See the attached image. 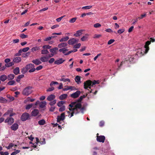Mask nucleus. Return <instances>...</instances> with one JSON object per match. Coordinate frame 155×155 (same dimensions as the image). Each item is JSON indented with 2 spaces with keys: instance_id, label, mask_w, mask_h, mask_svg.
<instances>
[{
  "instance_id": "obj_6",
  "label": "nucleus",
  "mask_w": 155,
  "mask_h": 155,
  "mask_svg": "<svg viewBox=\"0 0 155 155\" xmlns=\"http://www.w3.org/2000/svg\"><path fill=\"white\" fill-rule=\"evenodd\" d=\"M129 60H126L124 61H122L121 62L120 64L118 67V69H119L120 67L122 66V65L123 64H126L127 63L128 61H129L130 62H131L132 63H133L134 60V57L133 56H131L130 57V58H128Z\"/></svg>"
},
{
  "instance_id": "obj_13",
  "label": "nucleus",
  "mask_w": 155,
  "mask_h": 155,
  "mask_svg": "<svg viewBox=\"0 0 155 155\" xmlns=\"http://www.w3.org/2000/svg\"><path fill=\"white\" fill-rule=\"evenodd\" d=\"M58 50V48L57 47H55L54 48L50 49V51L54 55L57 54V51Z\"/></svg>"
},
{
  "instance_id": "obj_57",
  "label": "nucleus",
  "mask_w": 155,
  "mask_h": 155,
  "mask_svg": "<svg viewBox=\"0 0 155 155\" xmlns=\"http://www.w3.org/2000/svg\"><path fill=\"white\" fill-rule=\"evenodd\" d=\"M81 46V44L80 43H78L75 45L74 47V48H78L80 47Z\"/></svg>"
},
{
  "instance_id": "obj_14",
  "label": "nucleus",
  "mask_w": 155,
  "mask_h": 155,
  "mask_svg": "<svg viewBox=\"0 0 155 155\" xmlns=\"http://www.w3.org/2000/svg\"><path fill=\"white\" fill-rule=\"evenodd\" d=\"M18 127V125L17 124L15 123L11 127V129L14 131L17 130Z\"/></svg>"
},
{
  "instance_id": "obj_11",
  "label": "nucleus",
  "mask_w": 155,
  "mask_h": 155,
  "mask_svg": "<svg viewBox=\"0 0 155 155\" xmlns=\"http://www.w3.org/2000/svg\"><path fill=\"white\" fill-rule=\"evenodd\" d=\"M81 91H78L72 94L71 95V97L73 98H76L78 97L81 94Z\"/></svg>"
},
{
  "instance_id": "obj_45",
  "label": "nucleus",
  "mask_w": 155,
  "mask_h": 155,
  "mask_svg": "<svg viewBox=\"0 0 155 155\" xmlns=\"http://www.w3.org/2000/svg\"><path fill=\"white\" fill-rule=\"evenodd\" d=\"M28 71V70L26 68V67H25V68H23L22 69L21 72L23 74H24L25 73Z\"/></svg>"
},
{
  "instance_id": "obj_20",
  "label": "nucleus",
  "mask_w": 155,
  "mask_h": 155,
  "mask_svg": "<svg viewBox=\"0 0 155 155\" xmlns=\"http://www.w3.org/2000/svg\"><path fill=\"white\" fill-rule=\"evenodd\" d=\"M82 30H80L76 31V33L74 35V36L78 37L80 36L82 34Z\"/></svg>"
},
{
  "instance_id": "obj_56",
  "label": "nucleus",
  "mask_w": 155,
  "mask_h": 155,
  "mask_svg": "<svg viewBox=\"0 0 155 155\" xmlns=\"http://www.w3.org/2000/svg\"><path fill=\"white\" fill-rule=\"evenodd\" d=\"M21 50H19L18 53L15 54V56H19L21 55Z\"/></svg>"
},
{
  "instance_id": "obj_7",
  "label": "nucleus",
  "mask_w": 155,
  "mask_h": 155,
  "mask_svg": "<svg viewBox=\"0 0 155 155\" xmlns=\"http://www.w3.org/2000/svg\"><path fill=\"white\" fill-rule=\"evenodd\" d=\"M29 114L26 112L24 113L21 115V119L22 121H25L28 120L29 117Z\"/></svg>"
},
{
  "instance_id": "obj_15",
  "label": "nucleus",
  "mask_w": 155,
  "mask_h": 155,
  "mask_svg": "<svg viewBox=\"0 0 155 155\" xmlns=\"http://www.w3.org/2000/svg\"><path fill=\"white\" fill-rule=\"evenodd\" d=\"M48 57L47 55L43 56L40 58L41 61L42 62H47L48 60Z\"/></svg>"
},
{
  "instance_id": "obj_40",
  "label": "nucleus",
  "mask_w": 155,
  "mask_h": 155,
  "mask_svg": "<svg viewBox=\"0 0 155 155\" xmlns=\"http://www.w3.org/2000/svg\"><path fill=\"white\" fill-rule=\"evenodd\" d=\"M61 81H63L64 82H66L67 81L70 82V80L68 78L65 79L64 78H61L60 79Z\"/></svg>"
},
{
  "instance_id": "obj_38",
  "label": "nucleus",
  "mask_w": 155,
  "mask_h": 155,
  "mask_svg": "<svg viewBox=\"0 0 155 155\" xmlns=\"http://www.w3.org/2000/svg\"><path fill=\"white\" fill-rule=\"evenodd\" d=\"M51 47V46H50L48 45H45L43 46L42 48L44 49H50Z\"/></svg>"
},
{
  "instance_id": "obj_8",
  "label": "nucleus",
  "mask_w": 155,
  "mask_h": 155,
  "mask_svg": "<svg viewBox=\"0 0 155 155\" xmlns=\"http://www.w3.org/2000/svg\"><path fill=\"white\" fill-rule=\"evenodd\" d=\"M98 134H97V140L99 142L104 143L105 139V138L104 136H98Z\"/></svg>"
},
{
  "instance_id": "obj_26",
  "label": "nucleus",
  "mask_w": 155,
  "mask_h": 155,
  "mask_svg": "<svg viewBox=\"0 0 155 155\" xmlns=\"http://www.w3.org/2000/svg\"><path fill=\"white\" fill-rule=\"evenodd\" d=\"M75 81L78 84H79L81 82V77L79 76H76L75 78Z\"/></svg>"
},
{
  "instance_id": "obj_35",
  "label": "nucleus",
  "mask_w": 155,
  "mask_h": 155,
  "mask_svg": "<svg viewBox=\"0 0 155 155\" xmlns=\"http://www.w3.org/2000/svg\"><path fill=\"white\" fill-rule=\"evenodd\" d=\"M11 81H9L7 84V85H13L15 83V81L14 80H10Z\"/></svg>"
},
{
  "instance_id": "obj_53",
  "label": "nucleus",
  "mask_w": 155,
  "mask_h": 155,
  "mask_svg": "<svg viewBox=\"0 0 155 155\" xmlns=\"http://www.w3.org/2000/svg\"><path fill=\"white\" fill-rule=\"evenodd\" d=\"M58 84V83L57 81H52L50 85L51 87H52L53 84Z\"/></svg>"
},
{
  "instance_id": "obj_32",
  "label": "nucleus",
  "mask_w": 155,
  "mask_h": 155,
  "mask_svg": "<svg viewBox=\"0 0 155 155\" xmlns=\"http://www.w3.org/2000/svg\"><path fill=\"white\" fill-rule=\"evenodd\" d=\"M45 123V121L44 119L40 120L38 122L39 124L41 125H44Z\"/></svg>"
},
{
  "instance_id": "obj_19",
  "label": "nucleus",
  "mask_w": 155,
  "mask_h": 155,
  "mask_svg": "<svg viewBox=\"0 0 155 155\" xmlns=\"http://www.w3.org/2000/svg\"><path fill=\"white\" fill-rule=\"evenodd\" d=\"M21 60V57H17L15 58L13 60V62L15 63H19L20 62Z\"/></svg>"
},
{
  "instance_id": "obj_62",
  "label": "nucleus",
  "mask_w": 155,
  "mask_h": 155,
  "mask_svg": "<svg viewBox=\"0 0 155 155\" xmlns=\"http://www.w3.org/2000/svg\"><path fill=\"white\" fill-rule=\"evenodd\" d=\"M65 16H63L56 19V20L57 22L60 21Z\"/></svg>"
},
{
  "instance_id": "obj_2",
  "label": "nucleus",
  "mask_w": 155,
  "mask_h": 155,
  "mask_svg": "<svg viewBox=\"0 0 155 155\" xmlns=\"http://www.w3.org/2000/svg\"><path fill=\"white\" fill-rule=\"evenodd\" d=\"M99 83L98 81L94 80L92 82L91 80H88L84 82V88L85 89H87L89 88L91 89V86L92 84V86L96 84H98Z\"/></svg>"
},
{
  "instance_id": "obj_60",
  "label": "nucleus",
  "mask_w": 155,
  "mask_h": 155,
  "mask_svg": "<svg viewBox=\"0 0 155 155\" xmlns=\"http://www.w3.org/2000/svg\"><path fill=\"white\" fill-rule=\"evenodd\" d=\"M59 116L60 117L62 118H63V119L64 120L65 118V113H62Z\"/></svg>"
},
{
  "instance_id": "obj_46",
  "label": "nucleus",
  "mask_w": 155,
  "mask_h": 155,
  "mask_svg": "<svg viewBox=\"0 0 155 155\" xmlns=\"http://www.w3.org/2000/svg\"><path fill=\"white\" fill-rule=\"evenodd\" d=\"M56 100H54L53 101L50 102L49 103V104L51 106H53L56 103Z\"/></svg>"
},
{
  "instance_id": "obj_17",
  "label": "nucleus",
  "mask_w": 155,
  "mask_h": 155,
  "mask_svg": "<svg viewBox=\"0 0 155 155\" xmlns=\"http://www.w3.org/2000/svg\"><path fill=\"white\" fill-rule=\"evenodd\" d=\"M31 62L36 65H38L41 63V62L38 59H36L33 60Z\"/></svg>"
},
{
  "instance_id": "obj_29",
  "label": "nucleus",
  "mask_w": 155,
  "mask_h": 155,
  "mask_svg": "<svg viewBox=\"0 0 155 155\" xmlns=\"http://www.w3.org/2000/svg\"><path fill=\"white\" fill-rule=\"evenodd\" d=\"M14 64V63L13 62H12L5 64V65L6 67H9L12 66Z\"/></svg>"
},
{
  "instance_id": "obj_50",
  "label": "nucleus",
  "mask_w": 155,
  "mask_h": 155,
  "mask_svg": "<svg viewBox=\"0 0 155 155\" xmlns=\"http://www.w3.org/2000/svg\"><path fill=\"white\" fill-rule=\"evenodd\" d=\"M54 37V36H51V37H48L46 38L45 40L44 41H48L51 40L52 38H53Z\"/></svg>"
},
{
  "instance_id": "obj_27",
  "label": "nucleus",
  "mask_w": 155,
  "mask_h": 155,
  "mask_svg": "<svg viewBox=\"0 0 155 155\" xmlns=\"http://www.w3.org/2000/svg\"><path fill=\"white\" fill-rule=\"evenodd\" d=\"M68 95L66 94H63L59 96V99L61 100H63L67 98Z\"/></svg>"
},
{
  "instance_id": "obj_43",
  "label": "nucleus",
  "mask_w": 155,
  "mask_h": 155,
  "mask_svg": "<svg viewBox=\"0 0 155 155\" xmlns=\"http://www.w3.org/2000/svg\"><path fill=\"white\" fill-rule=\"evenodd\" d=\"M102 35L101 34H95L94 35L93 38H98L101 37Z\"/></svg>"
},
{
  "instance_id": "obj_61",
  "label": "nucleus",
  "mask_w": 155,
  "mask_h": 155,
  "mask_svg": "<svg viewBox=\"0 0 155 155\" xmlns=\"http://www.w3.org/2000/svg\"><path fill=\"white\" fill-rule=\"evenodd\" d=\"M43 68V66L42 65H39L37 67L36 69L37 71H39L41 70Z\"/></svg>"
},
{
  "instance_id": "obj_1",
  "label": "nucleus",
  "mask_w": 155,
  "mask_h": 155,
  "mask_svg": "<svg viewBox=\"0 0 155 155\" xmlns=\"http://www.w3.org/2000/svg\"><path fill=\"white\" fill-rule=\"evenodd\" d=\"M76 104L75 102H72L69 105V107H70L69 108V110L72 112H75V114H76L80 113V111L82 114H83L84 111V107L82 106L81 103Z\"/></svg>"
},
{
  "instance_id": "obj_44",
  "label": "nucleus",
  "mask_w": 155,
  "mask_h": 155,
  "mask_svg": "<svg viewBox=\"0 0 155 155\" xmlns=\"http://www.w3.org/2000/svg\"><path fill=\"white\" fill-rule=\"evenodd\" d=\"M20 152V150H15V151L14 152H13L11 154V155H15L16 154Z\"/></svg>"
},
{
  "instance_id": "obj_30",
  "label": "nucleus",
  "mask_w": 155,
  "mask_h": 155,
  "mask_svg": "<svg viewBox=\"0 0 155 155\" xmlns=\"http://www.w3.org/2000/svg\"><path fill=\"white\" fill-rule=\"evenodd\" d=\"M41 54H46L49 53L47 49H43L41 51Z\"/></svg>"
},
{
  "instance_id": "obj_49",
  "label": "nucleus",
  "mask_w": 155,
  "mask_h": 155,
  "mask_svg": "<svg viewBox=\"0 0 155 155\" xmlns=\"http://www.w3.org/2000/svg\"><path fill=\"white\" fill-rule=\"evenodd\" d=\"M101 26V25L99 23H97L94 25V27L95 28H98Z\"/></svg>"
},
{
  "instance_id": "obj_58",
  "label": "nucleus",
  "mask_w": 155,
  "mask_h": 155,
  "mask_svg": "<svg viewBox=\"0 0 155 155\" xmlns=\"http://www.w3.org/2000/svg\"><path fill=\"white\" fill-rule=\"evenodd\" d=\"M32 105H33L32 104H29L26 107V109H30V108H31V107L32 106Z\"/></svg>"
},
{
  "instance_id": "obj_36",
  "label": "nucleus",
  "mask_w": 155,
  "mask_h": 155,
  "mask_svg": "<svg viewBox=\"0 0 155 155\" xmlns=\"http://www.w3.org/2000/svg\"><path fill=\"white\" fill-rule=\"evenodd\" d=\"M65 103V102L61 101L58 102L57 103V105L59 107H61L62 105Z\"/></svg>"
},
{
  "instance_id": "obj_22",
  "label": "nucleus",
  "mask_w": 155,
  "mask_h": 155,
  "mask_svg": "<svg viewBox=\"0 0 155 155\" xmlns=\"http://www.w3.org/2000/svg\"><path fill=\"white\" fill-rule=\"evenodd\" d=\"M7 79L8 81L12 80L15 77V75L13 74H10L7 76Z\"/></svg>"
},
{
  "instance_id": "obj_18",
  "label": "nucleus",
  "mask_w": 155,
  "mask_h": 155,
  "mask_svg": "<svg viewBox=\"0 0 155 155\" xmlns=\"http://www.w3.org/2000/svg\"><path fill=\"white\" fill-rule=\"evenodd\" d=\"M55 97V95L51 94L48 97L47 100L49 101H51L54 100Z\"/></svg>"
},
{
  "instance_id": "obj_12",
  "label": "nucleus",
  "mask_w": 155,
  "mask_h": 155,
  "mask_svg": "<svg viewBox=\"0 0 155 155\" xmlns=\"http://www.w3.org/2000/svg\"><path fill=\"white\" fill-rule=\"evenodd\" d=\"M65 61V60L63 59L62 58H60L59 60H56L54 61V64H55L59 65L62 64Z\"/></svg>"
},
{
  "instance_id": "obj_42",
  "label": "nucleus",
  "mask_w": 155,
  "mask_h": 155,
  "mask_svg": "<svg viewBox=\"0 0 155 155\" xmlns=\"http://www.w3.org/2000/svg\"><path fill=\"white\" fill-rule=\"evenodd\" d=\"M39 49V48L38 47L35 46L31 48V51H32L34 52V51L38 50Z\"/></svg>"
},
{
  "instance_id": "obj_55",
  "label": "nucleus",
  "mask_w": 155,
  "mask_h": 155,
  "mask_svg": "<svg viewBox=\"0 0 155 155\" xmlns=\"http://www.w3.org/2000/svg\"><path fill=\"white\" fill-rule=\"evenodd\" d=\"M115 40L114 39H111L109 40L107 44L108 45H110L113 43L114 41Z\"/></svg>"
},
{
  "instance_id": "obj_52",
  "label": "nucleus",
  "mask_w": 155,
  "mask_h": 155,
  "mask_svg": "<svg viewBox=\"0 0 155 155\" xmlns=\"http://www.w3.org/2000/svg\"><path fill=\"white\" fill-rule=\"evenodd\" d=\"M92 7V6L91 5L87 6L82 7V9H88L91 8Z\"/></svg>"
},
{
  "instance_id": "obj_4",
  "label": "nucleus",
  "mask_w": 155,
  "mask_h": 155,
  "mask_svg": "<svg viewBox=\"0 0 155 155\" xmlns=\"http://www.w3.org/2000/svg\"><path fill=\"white\" fill-rule=\"evenodd\" d=\"M150 41H148L145 43V45L144 46L145 53H147L149 49V45L150 44L151 42H153L155 41V39L152 38H150Z\"/></svg>"
},
{
  "instance_id": "obj_37",
  "label": "nucleus",
  "mask_w": 155,
  "mask_h": 155,
  "mask_svg": "<svg viewBox=\"0 0 155 155\" xmlns=\"http://www.w3.org/2000/svg\"><path fill=\"white\" fill-rule=\"evenodd\" d=\"M82 97L81 96L79 97V98L78 99H77L75 101H73L74 102H75L76 104L80 103L81 101L83 100Z\"/></svg>"
},
{
  "instance_id": "obj_5",
  "label": "nucleus",
  "mask_w": 155,
  "mask_h": 155,
  "mask_svg": "<svg viewBox=\"0 0 155 155\" xmlns=\"http://www.w3.org/2000/svg\"><path fill=\"white\" fill-rule=\"evenodd\" d=\"M25 67L28 70H29V72L30 73L34 72L36 70L35 68V65L33 64L30 63L28 64Z\"/></svg>"
},
{
  "instance_id": "obj_54",
  "label": "nucleus",
  "mask_w": 155,
  "mask_h": 155,
  "mask_svg": "<svg viewBox=\"0 0 155 155\" xmlns=\"http://www.w3.org/2000/svg\"><path fill=\"white\" fill-rule=\"evenodd\" d=\"M64 120L60 117L59 116H58L57 118V121L58 122H59L61 120Z\"/></svg>"
},
{
  "instance_id": "obj_10",
  "label": "nucleus",
  "mask_w": 155,
  "mask_h": 155,
  "mask_svg": "<svg viewBox=\"0 0 155 155\" xmlns=\"http://www.w3.org/2000/svg\"><path fill=\"white\" fill-rule=\"evenodd\" d=\"M79 40L76 39L74 38H72L70 39L68 42L69 45H73L78 42Z\"/></svg>"
},
{
  "instance_id": "obj_3",
  "label": "nucleus",
  "mask_w": 155,
  "mask_h": 155,
  "mask_svg": "<svg viewBox=\"0 0 155 155\" xmlns=\"http://www.w3.org/2000/svg\"><path fill=\"white\" fill-rule=\"evenodd\" d=\"M32 87L28 86L24 88L22 91V94L23 95L28 96L31 94L33 92Z\"/></svg>"
},
{
  "instance_id": "obj_31",
  "label": "nucleus",
  "mask_w": 155,
  "mask_h": 155,
  "mask_svg": "<svg viewBox=\"0 0 155 155\" xmlns=\"http://www.w3.org/2000/svg\"><path fill=\"white\" fill-rule=\"evenodd\" d=\"M88 35V34H86L84 36H83L81 38V40L82 41H84L86 40L87 39V37Z\"/></svg>"
},
{
  "instance_id": "obj_21",
  "label": "nucleus",
  "mask_w": 155,
  "mask_h": 155,
  "mask_svg": "<svg viewBox=\"0 0 155 155\" xmlns=\"http://www.w3.org/2000/svg\"><path fill=\"white\" fill-rule=\"evenodd\" d=\"M68 45V44L67 43L65 42H63L59 44L58 45V47L59 48H64V47L67 46Z\"/></svg>"
},
{
  "instance_id": "obj_63",
  "label": "nucleus",
  "mask_w": 155,
  "mask_h": 155,
  "mask_svg": "<svg viewBox=\"0 0 155 155\" xmlns=\"http://www.w3.org/2000/svg\"><path fill=\"white\" fill-rule=\"evenodd\" d=\"M54 88L53 87H51L49 88L47 90V91H52L54 90Z\"/></svg>"
},
{
  "instance_id": "obj_39",
  "label": "nucleus",
  "mask_w": 155,
  "mask_h": 155,
  "mask_svg": "<svg viewBox=\"0 0 155 155\" xmlns=\"http://www.w3.org/2000/svg\"><path fill=\"white\" fill-rule=\"evenodd\" d=\"M65 109V106L64 105L62 106V107H61L59 109V111L60 112H62L64 111Z\"/></svg>"
},
{
  "instance_id": "obj_33",
  "label": "nucleus",
  "mask_w": 155,
  "mask_h": 155,
  "mask_svg": "<svg viewBox=\"0 0 155 155\" xmlns=\"http://www.w3.org/2000/svg\"><path fill=\"white\" fill-rule=\"evenodd\" d=\"M7 102V100L5 99V98L2 97H0V102L4 103H6Z\"/></svg>"
},
{
  "instance_id": "obj_51",
  "label": "nucleus",
  "mask_w": 155,
  "mask_h": 155,
  "mask_svg": "<svg viewBox=\"0 0 155 155\" xmlns=\"http://www.w3.org/2000/svg\"><path fill=\"white\" fill-rule=\"evenodd\" d=\"M124 31V28H122L120 29L117 31V33L119 34H121Z\"/></svg>"
},
{
  "instance_id": "obj_25",
  "label": "nucleus",
  "mask_w": 155,
  "mask_h": 155,
  "mask_svg": "<svg viewBox=\"0 0 155 155\" xmlns=\"http://www.w3.org/2000/svg\"><path fill=\"white\" fill-rule=\"evenodd\" d=\"M46 105V102L45 101L41 102L40 103V107L41 108H43L45 107Z\"/></svg>"
},
{
  "instance_id": "obj_24",
  "label": "nucleus",
  "mask_w": 155,
  "mask_h": 155,
  "mask_svg": "<svg viewBox=\"0 0 155 155\" xmlns=\"http://www.w3.org/2000/svg\"><path fill=\"white\" fill-rule=\"evenodd\" d=\"M19 68L18 67H16L14 69L13 72L15 75H17L19 73Z\"/></svg>"
},
{
  "instance_id": "obj_9",
  "label": "nucleus",
  "mask_w": 155,
  "mask_h": 155,
  "mask_svg": "<svg viewBox=\"0 0 155 155\" xmlns=\"http://www.w3.org/2000/svg\"><path fill=\"white\" fill-rule=\"evenodd\" d=\"M14 119L12 117H8L5 120V123H8V124L9 125H12L14 122Z\"/></svg>"
},
{
  "instance_id": "obj_64",
  "label": "nucleus",
  "mask_w": 155,
  "mask_h": 155,
  "mask_svg": "<svg viewBox=\"0 0 155 155\" xmlns=\"http://www.w3.org/2000/svg\"><path fill=\"white\" fill-rule=\"evenodd\" d=\"M54 61V59L52 58H51L49 61V63L50 64H51Z\"/></svg>"
},
{
  "instance_id": "obj_28",
  "label": "nucleus",
  "mask_w": 155,
  "mask_h": 155,
  "mask_svg": "<svg viewBox=\"0 0 155 155\" xmlns=\"http://www.w3.org/2000/svg\"><path fill=\"white\" fill-rule=\"evenodd\" d=\"M69 39V37L68 36H66L65 37L59 40L60 42L63 41H67Z\"/></svg>"
},
{
  "instance_id": "obj_48",
  "label": "nucleus",
  "mask_w": 155,
  "mask_h": 155,
  "mask_svg": "<svg viewBox=\"0 0 155 155\" xmlns=\"http://www.w3.org/2000/svg\"><path fill=\"white\" fill-rule=\"evenodd\" d=\"M20 37L22 39H24L28 38V36L25 35L24 34H22L20 35Z\"/></svg>"
},
{
  "instance_id": "obj_23",
  "label": "nucleus",
  "mask_w": 155,
  "mask_h": 155,
  "mask_svg": "<svg viewBox=\"0 0 155 155\" xmlns=\"http://www.w3.org/2000/svg\"><path fill=\"white\" fill-rule=\"evenodd\" d=\"M7 79V76L5 75H3L0 76V81H4Z\"/></svg>"
},
{
  "instance_id": "obj_16",
  "label": "nucleus",
  "mask_w": 155,
  "mask_h": 155,
  "mask_svg": "<svg viewBox=\"0 0 155 155\" xmlns=\"http://www.w3.org/2000/svg\"><path fill=\"white\" fill-rule=\"evenodd\" d=\"M39 113V111L38 109H35L34 110L31 112V114L32 116L35 117Z\"/></svg>"
},
{
  "instance_id": "obj_41",
  "label": "nucleus",
  "mask_w": 155,
  "mask_h": 155,
  "mask_svg": "<svg viewBox=\"0 0 155 155\" xmlns=\"http://www.w3.org/2000/svg\"><path fill=\"white\" fill-rule=\"evenodd\" d=\"M77 18L76 17L70 19L69 21V22L70 23H74L77 19Z\"/></svg>"
},
{
  "instance_id": "obj_47",
  "label": "nucleus",
  "mask_w": 155,
  "mask_h": 155,
  "mask_svg": "<svg viewBox=\"0 0 155 155\" xmlns=\"http://www.w3.org/2000/svg\"><path fill=\"white\" fill-rule=\"evenodd\" d=\"M29 49V48L28 47H26L25 48H23V49H21L20 50H21V52H26L28 51Z\"/></svg>"
},
{
  "instance_id": "obj_34",
  "label": "nucleus",
  "mask_w": 155,
  "mask_h": 155,
  "mask_svg": "<svg viewBox=\"0 0 155 155\" xmlns=\"http://www.w3.org/2000/svg\"><path fill=\"white\" fill-rule=\"evenodd\" d=\"M13 111L12 109H11L10 110H8L6 112H5L3 115V116H5L8 115L9 114H10V113L12 112Z\"/></svg>"
},
{
  "instance_id": "obj_59",
  "label": "nucleus",
  "mask_w": 155,
  "mask_h": 155,
  "mask_svg": "<svg viewBox=\"0 0 155 155\" xmlns=\"http://www.w3.org/2000/svg\"><path fill=\"white\" fill-rule=\"evenodd\" d=\"M40 143L41 144H44L45 143V138H42V140L40 141Z\"/></svg>"
}]
</instances>
